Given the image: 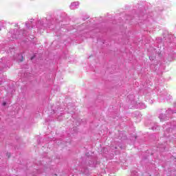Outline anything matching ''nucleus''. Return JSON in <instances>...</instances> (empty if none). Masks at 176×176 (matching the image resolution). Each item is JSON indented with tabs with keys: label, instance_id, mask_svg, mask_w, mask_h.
<instances>
[{
	"label": "nucleus",
	"instance_id": "f257e3e1",
	"mask_svg": "<svg viewBox=\"0 0 176 176\" xmlns=\"http://www.w3.org/2000/svg\"><path fill=\"white\" fill-rule=\"evenodd\" d=\"M25 35V30H21L17 32V29H14L13 30H10L7 36L9 41H14V39H19V38H21V36H24Z\"/></svg>",
	"mask_w": 176,
	"mask_h": 176
},
{
	"label": "nucleus",
	"instance_id": "f03ea898",
	"mask_svg": "<svg viewBox=\"0 0 176 176\" xmlns=\"http://www.w3.org/2000/svg\"><path fill=\"white\" fill-rule=\"evenodd\" d=\"M40 23L44 27H48V28H50V24H53L52 22V16H47V18L43 19Z\"/></svg>",
	"mask_w": 176,
	"mask_h": 176
},
{
	"label": "nucleus",
	"instance_id": "7ed1b4c3",
	"mask_svg": "<svg viewBox=\"0 0 176 176\" xmlns=\"http://www.w3.org/2000/svg\"><path fill=\"white\" fill-rule=\"evenodd\" d=\"M78 6H79V1H74L71 3L70 9L72 10H75V9H78Z\"/></svg>",
	"mask_w": 176,
	"mask_h": 176
},
{
	"label": "nucleus",
	"instance_id": "20e7f679",
	"mask_svg": "<svg viewBox=\"0 0 176 176\" xmlns=\"http://www.w3.org/2000/svg\"><path fill=\"white\" fill-rule=\"evenodd\" d=\"M33 22H34V19H30V21L25 22V27H27L28 30L31 28H34V25H32Z\"/></svg>",
	"mask_w": 176,
	"mask_h": 176
},
{
	"label": "nucleus",
	"instance_id": "39448f33",
	"mask_svg": "<svg viewBox=\"0 0 176 176\" xmlns=\"http://www.w3.org/2000/svg\"><path fill=\"white\" fill-rule=\"evenodd\" d=\"M150 129H151V130H159V125H157V123L151 122L150 124Z\"/></svg>",
	"mask_w": 176,
	"mask_h": 176
},
{
	"label": "nucleus",
	"instance_id": "423d86ee",
	"mask_svg": "<svg viewBox=\"0 0 176 176\" xmlns=\"http://www.w3.org/2000/svg\"><path fill=\"white\" fill-rule=\"evenodd\" d=\"M138 108H140V109H145V108H146V105L142 102H140L138 104Z\"/></svg>",
	"mask_w": 176,
	"mask_h": 176
},
{
	"label": "nucleus",
	"instance_id": "0eeeda50",
	"mask_svg": "<svg viewBox=\"0 0 176 176\" xmlns=\"http://www.w3.org/2000/svg\"><path fill=\"white\" fill-rule=\"evenodd\" d=\"M168 38L169 39V42L171 43V42H174V41H175L174 39V36H173V34H168Z\"/></svg>",
	"mask_w": 176,
	"mask_h": 176
},
{
	"label": "nucleus",
	"instance_id": "6e6552de",
	"mask_svg": "<svg viewBox=\"0 0 176 176\" xmlns=\"http://www.w3.org/2000/svg\"><path fill=\"white\" fill-rule=\"evenodd\" d=\"M18 57H19V58L17 60H19L20 62L23 61V55L22 54H18Z\"/></svg>",
	"mask_w": 176,
	"mask_h": 176
},
{
	"label": "nucleus",
	"instance_id": "1a4fd4ad",
	"mask_svg": "<svg viewBox=\"0 0 176 176\" xmlns=\"http://www.w3.org/2000/svg\"><path fill=\"white\" fill-rule=\"evenodd\" d=\"M157 43H160L162 42V38L158 37L156 38Z\"/></svg>",
	"mask_w": 176,
	"mask_h": 176
},
{
	"label": "nucleus",
	"instance_id": "9d476101",
	"mask_svg": "<svg viewBox=\"0 0 176 176\" xmlns=\"http://www.w3.org/2000/svg\"><path fill=\"white\" fill-rule=\"evenodd\" d=\"M128 98L129 100H131V101L133 100V98H134V95H129V96H128Z\"/></svg>",
	"mask_w": 176,
	"mask_h": 176
},
{
	"label": "nucleus",
	"instance_id": "9b49d317",
	"mask_svg": "<svg viewBox=\"0 0 176 176\" xmlns=\"http://www.w3.org/2000/svg\"><path fill=\"white\" fill-rule=\"evenodd\" d=\"M87 169H85V168H82L81 170V172L83 173L84 174H87Z\"/></svg>",
	"mask_w": 176,
	"mask_h": 176
},
{
	"label": "nucleus",
	"instance_id": "f8f14e48",
	"mask_svg": "<svg viewBox=\"0 0 176 176\" xmlns=\"http://www.w3.org/2000/svg\"><path fill=\"white\" fill-rule=\"evenodd\" d=\"M166 131L167 133H169V131H173V128L167 127Z\"/></svg>",
	"mask_w": 176,
	"mask_h": 176
},
{
	"label": "nucleus",
	"instance_id": "ddd939ff",
	"mask_svg": "<svg viewBox=\"0 0 176 176\" xmlns=\"http://www.w3.org/2000/svg\"><path fill=\"white\" fill-rule=\"evenodd\" d=\"M3 28V23L0 21V31Z\"/></svg>",
	"mask_w": 176,
	"mask_h": 176
},
{
	"label": "nucleus",
	"instance_id": "4468645a",
	"mask_svg": "<svg viewBox=\"0 0 176 176\" xmlns=\"http://www.w3.org/2000/svg\"><path fill=\"white\" fill-rule=\"evenodd\" d=\"M7 156H8V157H10V153H7Z\"/></svg>",
	"mask_w": 176,
	"mask_h": 176
},
{
	"label": "nucleus",
	"instance_id": "2eb2a0df",
	"mask_svg": "<svg viewBox=\"0 0 176 176\" xmlns=\"http://www.w3.org/2000/svg\"><path fill=\"white\" fill-rule=\"evenodd\" d=\"M3 107H5V105H6V102H4L3 103Z\"/></svg>",
	"mask_w": 176,
	"mask_h": 176
},
{
	"label": "nucleus",
	"instance_id": "dca6fc26",
	"mask_svg": "<svg viewBox=\"0 0 176 176\" xmlns=\"http://www.w3.org/2000/svg\"><path fill=\"white\" fill-rule=\"evenodd\" d=\"M33 58H35V56H32L31 57V60H32Z\"/></svg>",
	"mask_w": 176,
	"mask_h": 176
},
{
	"label": "nucleus",
	"instance_id": "f3484780",
	"mask_svg": "<svg viewBox=\"0 0 176 176\" xmlns=\"http://www.w3.org/2000/svg\"><path fill=\"white\" fill-rule=\"evenodd\" d=\"M16 27H19V24H16V25H15Z\"/></svg>",
	"mask_w": 176,
	"mask_h": 176
},
{
	"label": "nucleus",
	"instance_id": "a211bd4d",
	"mask_svg": "<svg viewBox=\"0 0 176 176\" xmlns=\"http://www.w3.org/2000/svg\"><path fill=\"white\" fill-rule=\"evenodd\" d=\"M91 164H92L91 163V164H90V166H92Z\"/></svg>",
	"mask_w": 176,
	"mask_h": 176
}]
</instances>
